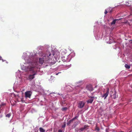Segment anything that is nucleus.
Returning a JSON list of instances; mask_svg holds the SVG:
<instances>
[{
  "instance_id": "6",
  "label": "nucleus",
  "mask_w": 132,
  "mask_h": 132,
  "mask_svg": "<svg viewBox=\"0 0 132 132\" xmlns=\"http://www.w3.org/2000/svg\"><path fill=\"white\" fill-rule=\"evenodd\" d=\"M86 88L87 90L90 91H93L94 89L92 86L90 85H87Z\"/></svg>"
},
{
  "instance_id": "21",
  "label": "nucleus",
  "mask_w": 132,
  "mask_h": 132,
  "mask_svg": "<svg viewBox=\"0 0 132 132\" xmlns=\"http://www.w3.org/2000/svg\"><path fill=\"white\" fill-rule=\"evenodd\" d=\"M46 55H47V54H46ZM47 55H48V56H49V57L50 58L49 56H51V54H49V55H48V56Z\"/></svg>"
},
{
  "instance_id": "11",
  "label": "nucleus",
  "mask_w": 132,
  "mask_h": 132,
  "mask_svg": "<svg viewBox=\"0 0 132 132\" xmlns=\"http://www.w3.org/2000/svg\"><path fill=\"white\" fill-rule=\"evenodd\" d=\"M11 115V113H9L6 115V117L8 118H9Z\"/></svg>"
},
{
  "instance_id": "14",
  "label": "nucleus",
  "mask_w": 132,
  "mask_h": 132,
  "mask_svg": "<svg viewBox=\"0 0 132 132\" xmlns=\"http://www.w3.org/2000/svg\"><path fill=\"white\" fill-rule=\"evenodd\" d=\"M67 108L66 107L63 108L62 109V111H65L67 110Z\"/></svg>"
},
{
  "instance_id": "1",
  "label": "nucleus",
  "mask_w": 132,
  "mask_h": 132,
  "mask_svg": "<svg viewBox=\"0 0 132 132\" xmlns=\"http://www.w3.org/2000/svg\"><path fill=\"white\" fill-rule=\"evenodd\" d=\"M32 63H31L30 64H29V65L27 67V69L28 71H32V72L34 73L32 75H30L29 76V80L30 81H31L32 79H34L35 78L34 76L37 74V72H35L34 70L35 67L33 65Z\"/></svg>"
},
{
  "instance_id": "18",
  "label": "nucleus",
  "mask_w": 132,
  "mask_h": 132,
  "mask_svg": "<svg viewBox=\"0 0 132 132\" xmlns=\"http://www.w3.org/2000/svg\"><path fill=\"white\" fill-rule=\"evenodd\" d=\"M88 127V126L86 125H85L84 127H83L84 129H86L87 127Z\"/></svg>"
},
{
  "instance_id": "4",
  "label": "nucleus",
  "mask_w": 132,
  "mask_h": 132,
  "mask_svg": "<svg viewBox=\"0 0 132 132\" xmlns=\"http://www.w3.org/2000/svg\"><path fill=\"white\" fill-rule=\"evenodd\" d=\"M31 92L30 91H27L25 92V96L26 97L30 98L31 94Z\"/></svg>"
},
{
  "instance_id": "22",
  "label": "nucleus",
  "mask_w": 132,
  "mask_h": 132,
  "mask_svg": "<svg viewBox=\"0 0 132 132\" xmlns=\"http://www.w3.org/2000/svg\"><path fill=\"white\" fill-rule=\"evenodd\" d=\"M58 132H62V130H58Z\"/></svg>"
},
{
  "instance_id": "2",
  "label": "nucleus",
  "mask_w": 132,
  "mask_h": 132,
  "mask_svg": "<svg viewBox=\"0 0 132 132\" xmlns=\"http://www.w3.org/2000/svg\"><path fill=\"white\" fill-rule=\"evenodd\" d=\"M50 59V58L46 54L43 55L42 58H40L39 59V63L41 64H43L44 62H46Z\"/></svg>"
},
{
  "instance_id": "9",
  "label": "nucleus",
  "mask_w": 132,
  "mask_h": 132,
  "mask_svg": "<svg viewBox=\"0 0 132 132\" xmlns=\"http://www.w3.org/2000/svg\"><path fill=\"white\" fill-rule=\"evenodd\" d=\"M39 129L40 131L41 132H44L45 131V130L41 127Z\"/></svg>"
},
{
  "instance_id": "13",
  "label": "nucleus",
  "mask_w": 132,
  "mask_h": 132,
  "mask_svg": "<svg viewBox=\"0 0 132 132\" xmlns=\"http://www.w3.org/2000/svg\"><path fill=\"white\" fill-rule=\"evenodd\" d=\"M113 97L115 99L116 98V93H115L113 94Z\"/></svg>"
},
{
  "instance_id": "17",
  "label": "nucleus",
  "mask_w": 132,
  "mask_h": 132,
  "mask_svg": "<svg viewBox=\"0 0 132 132\" xmlns=\"http://www.w3.org/2000/svg\"><path fill=\"white\" fill-rule=\"evenodd\" d=\"M84 128H80L79 130H80L81 131H83L84 130Z\"/></svg>"
},
{
  "instance_id": "10",
  "label": "nucleus",
  "mask_w": 132,
  "mask_h": 132,
  "mask_svg": "<svg viewBox=\"0 0 132 132\" xmlns=\"http://www.w3.org/2000/svg\"><path fill=\"white\" fill-rule=\"evenodd\" d=\"M125 66L127 69H129L130 68V67L129 65H128L127 64H125Z\"/></svg>"
},
{
  "instance_id": "19",
  "label": "nucleus",
  "mask_w": 132,
  "mask_h": 132,
  "mask_svg": "<svg viewBox=\"0 0 132 132\" xmlns=\"http://www.w3.org/2000/svg\"><path fill=\"white\" fill-rule=\"evenodd\" d=\"M65 123L64 125H62V128H64L65 127Z\"/></svg>"
},
{
  "instance_id": "20",
  "label": "nucleus",
  "mask_w": 132,
  "mask_h": 132,
  "mask_svg": "<svg viewBox=\"0 0 132 132\" xmlns=\"http://www.w3.org/2000/svg\"><path fill=\"white\" fill-rule=\"evenodd\" d=\"M107 13H108V12H107V10H105V11L104 12V13L105 14H106Z\"/></svg>"
},
{
  "instance_id": "12",
  "label": "nucleus",
  "mask_w": 132,
  "mask_h": 132,
  "mask_svg": "<svg viewBox=\"0 0 132 132\" xmlns=\"http://www.w3.org/2000/svg\"><path fill=\"white\" fill-rule=\"evenodd\" d=\"M117 20L116 19L114 20L111 23V24H114L116 22V21Z\"/></svg>"
},
{
  "instance_id": "16",
  "label": "nucleus",
  "mask_w": 132,
  "mask_h": 132,
  "mask_svg": "<svg viewBox=\"0 0 132 132\" xmlns=\"http://www.w3.org/2000/svg\"><path fill=\"white\" fill-rule=\"evenodd\" d=\"M78 117L76 116L74 118H73L71 120V121H74L75 119H77Z\"/></svg>"
},
{
  "instance_id": "8",
  "label": "nucleus",
  "mask_w": 132,
  "mask_h": 132,
  "mask_svg": "<svg viewBox=\"0 0 132 132\" xmlns=\"http://www.w3.org/2000/svg\"><path fill=\"white\" fill-rule=\"evenodd\" d=\"M100 130V129L96 125L95 127V130H97V131H99Z\"/></svg>"
},
{
  "instance_id": "15",
  "label": "nucleus",
  "mask_w": 132,
  "mask_h": 132,
  "mask_svg": "<svg viewBox=\"0 0 132 132\" xmlns=\"http://www.w3.org/2000/svg\"><path fill=\"white\" fill-rule=\"evenodd\" d=\"M72 121H71V120H69L67 123V125H69L71 123V122Z\"/></svg>"
},
{
  "instance_id": "7",
  "label": "nucleus",
  "mask_w": 132,
  "mask_h": 132,
  "mask_svg": "<svg viewBox=\"0 0 132 132\" xmlns=\"http://www.w3.org/2000/svg\"><path fill=\"white\" fill-rule=\"evenodd\" d=\"M91 98L89 99L87 101V102L88 103H92L93 101L94 100L93 98H94V97H91Z\"/></svg>"
},
{
  "instance_id": "5",
  "label": "nucleus",
  "mask_w": 132,
  "mask_h": 132,
  "mask_svg": "<svg viewBox=\"0 0 132 132\" xmlns=\"http://www.w3.org/2000/svg\"><path fill=\"white\" fill-rule=\"evenodd\" d=\"M85 103L82 101H80L79 102L78 107L80 108H83L84 106Z\"/></svg>"
},
{
  "instance_id": "3",
  "label": "nucleus",
  "mask_w": 132,
  "mask_h": 132,
  "mask_svg": "<svg viewBox=\"0 0 132 132\" xmlns=\"http://www.w3.org/2000/svg\"><path fill=\"white\" fill-rule=\"evenodd\" d=\"M109 93V88H107L106 92V93L103 94L102 96V97H104V98L105 99L108 95Z\"/></svg>"
}]
</instances>
